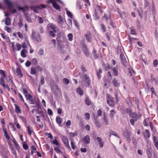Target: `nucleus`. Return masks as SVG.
Segmentation results:
<instances>
[{"label": "nucleus", "instance_id": "5", "mask_svg": "<svg viewBox=\"0 0 158 158\" xmlns=\"http://www.w3.org/2000/svg\"><path fill=\"white\" fill-rule=\"evenodd\" d=\"M62 140L65 146L69 150L71 149L70 147L69 144V142L67 137L65 136H63L61 139Z\"/></svg>", "mask_w": 158, "mask_h": 158}, {"label": "nucleus", "instance_id": "60", "mask_svg": "<svg viewBox=\"0 0 158 158\" xmlns=\"http://www.w3.org/2000/svg\"><path fill=\"white\" fill-rule=\"evenodd\" d=\"M36 69L38 71L41 72L43 70L42 69L38 64L36 65Z\"/></svg>", "mask_w": 158, "mask_h": 158}, {"label": "nucleus", "instance_id": "39", "mask_svg": "<svg viewBox=\"0 0 158 158\" xmlns=\"http://www.w3.org/2000/svg\"><path fill=\"white\" fill-rule=\"evenodd\" d=\"M103 119L105 122L106 125H108L109 124L108 120L107 117L106 116L105 113H104L103 115Z\"/></svg>", "mask_w": 158, "mask_h": 158}, {"label": "nucleus", "instance_id": "48", "mask_svg": "<svg viewBox=\"0 0 158 158\" xmlns=\"http://www.w3.org/2000/svg\"><path fill=\"white\" fill-rule=\"evenodd\" d=\"M52 143L56 146H60V145L56 139H54L52 142Z\"/></svg>", "mask_w": 158, "mask_h": 158}, {"label": "nucleus", "instance_id": "53", "mask_svg": "<svg viewBox=\"0 0 158 158\" xmlns=\"http://www.w3.org/2000/svg\"><path fill=\"white\" fill-rule=\"evenodd\" d=\"M5 30L7 31L9 33H10L12 32V30L9 27H5Z\"/></svg>", "mask_w": 158, "mask_h": 158}, {"label": "nucleus", "instance_id": "14", "mask_svg": "<svg viewBox=\"0 0 158 158\" xmlns=\"http://www.w3.org/2000/svg\"><path fill=\"white\" fill-rule=\"evenodd\" d=\"M97 139L99 142L100 147L101 148H102L104 144V143L102 140V138L101 137H97Z\"/></svg>", "mask_w": 158, "mask_h": 158}, {"label": "nucleus", "instance_id": "31", "mask_svg": "<svg viewBox=\"0 0 158 158\" xmlns=\"http://www.w3.org/2000/svg\"><path fill=\"white\" fill-rule=\"evenodd\" d=\"M94 118L95 120L94 123L96 127L98 128L101 127V125L100 123V122H99V121L98 120H97L96 118Z\"/></svg>", "mask_w": 158, "mask_h": 158}, {"label": "nucleus", "instance_id": "19", "mask_svg": "<svg viewBox=\"0 0 158 158\" xmlns=\"http://www.w3.org/2000/svg\"><path fill=\"white\" fill-rule=\"evenodd\" d=\"M153 140L155 147L158 150V140L157 138L154 136L153 137Z\"/></svg>", "mask_w": 158, "mask_h": 158}, {"label": "nucleus", "instance_id": "54", "mask_svg": "<svg viewBox=\"0 0 158 158\" xmlns=\"http://www.w3.org/2000/svg\"><path fill=\"white\" fill-rule=\"evenodd\" d=\"M101 29L102 31L103 32H106V28L104 25L103 24H102L101 25Z\"/></svg>", "mask_w": 158, "mask_h": 158}, {"label": "nucleus", "instance_id": "25", "mask_svg": "<svg viewBox=\"0 0 158 158\" xmlns=\"http://www.w3.org/2000/svg\"><path fill=\"white\" fill-rule=\"evenodd\" d=\"M48 26H49L50 28L53 30L55 33L56 32V27L54 24L52 23H49L48 25Z\"/></svg>", "mask_w": 158, "mask_h": 158}, {"label": "nucleus", "instance_id": "50", "mask_svg": "<svg viewBox=\"0 0 158 158\" xmlns=\"http://www.w3.org/2000/svg\"><path fill=\"white\" fill-rule=\"evenodd\" d=\"M55 150L58 153H61V151L60 149L58 147H55L54 148Z\"/></svg>", "mask_w": 158, "mask_h": 158}, {"label": "nucleus", "instance_id": "33", "mask_svg": "<svg viewBox=\"0 0 158 158\" xmlns=\"http://www.w3.org/2000/svg\"><path fill=\"white\" fill-rule=\"evenodd\" d=\"M65 10L68 16L70 19H72L73 17V14L72 13L69 11L67 8H65Z\"/></svg>", "mask_w": 158, "mask_h": 158}, {"label": "nucleus", "instance_id": "57", "mask_svg": "<svg viewBox=\"0 0 158 158\" xmlns=\"http://www.w3.org/2000/svg\"><path fill=\"white\" fill-rule=\"evenodd\" d=\"M85 119H89L90 118V114L88 113H86L85 114Z\"/></svg>", "mask_w": 158, "mask_h": 158}, {"label": "nucleus", "instance_id": "63", "mask_svg": "<svg viewBox=\"0 0 158 158\" xmlns=\"http://www.w3.org/2000/svg\"><path fill=\"white\" fill-rule=\"evenodd\" d=\"M40 83L42 85H44V78L43 76L41 77Z\"/></svg>", "mask_w": 158, "mask_h": 158}, {"label": "nucleus", "instance_id": "9", "mask_svg": "<svg viewBox=\"0 0 158 158\" xmlns=\"http://www.w3.org/2000/svg\"><path fill=\"white\" fill-rule=\"evenodd\" d=\"M83 51L85 56L88 57L89 56V52L87 46L85 44L82 45Z\"/></svg>", "mask_w": 158, "mask_h": 158}, {"label": "nucleus", "instance_id": "61", "mask_svg": "<svg viewBox=\"0 0 158 158\" xmlns=\"http://www.w3.org/2000/svg\"><path fill=\"white\" fill-rule=\"evenodd\" d=\"M158 64V61L157 60H155L153 61V64L154 67H156Z\"/></svg>", "mask_w": 158, "mask_h": 158}, {"label": "nucleus", "instance_id": "1", "mask_svg": "<svg viewBox=\"0 0 158 158\" xmlns=\"http://www.w3.org/2000/svg\"><path fill=\"white\" fill-rule=\"evenodd\" d=\"M4 2L8 9L10 10L12 13H14L17 12L16 10L13 8V4L10 0H5Z\"/></svg>", "mask_w": 158, "mask_h": 158}, {"label": "nucleus", "instance_id": "22", "mask_svg": "<svg viewBox=\"0 0 158 158\" xmlns=\"http://www.w3.org/2000/svg\"><path fill=\"white\" fill-rule=\"evenodd\" d=\"M112 72L114 76H117L118 74V68L117 67H114L112 69Z\"/></svg>", "mask_w": 158, "mask_h": 158}, {"label": "nucleus", "instance_id": "3", "mask_svg": "<svg viewBox=\"0 0 158 158\" xmlns=\"http://www.w3.org/2000/svg\"><path fill=\"white\" fill-rule=\"evenodd\" d=\"M1 123L3 124L2 127L3 131L4 133V136L6 139L9 141L10 140V138L8 134V133L7 132L6 129L5 128L4 124H5L4 119L2 118L1 120Z\"/></svg>", "mask_w": 158, "mask_h": 158}, {"label": "nucleus", "instance_id": "41", "mask_svg": "<svg viewBox=\"0 0 158 158\" xmlns=\"http://www.w3.org/2000/svg\"><path fill=\"white\" fill-rule=\"evenodd\" d=\"M138 119L131 118L130 119V122L132 126L134 125V123L137 121Z\"/></svg>", "mask_w": 158, "mask_h": 158}, {"label": "nucleus", "instance_id": "27", "mask_svg": "<svg viewBox=\"0 0 158 158\" xmlns=\"http://www.w3.org/2000/svg\"><path fill=\"white\" fill-rule=\"evenodd\" d=\"M12 141L14 143L16 149L18 150H19L20 148V146L14 138L12 140Z\"/></svg>", "mask_w": 158, "mask_h": 158}, {"label": "nucleus", "instance_id": "24", "mask_svg": "<svg viewBox=\"0 0 158 158\" xmlns=\"http://www.w3.org/2000/svg\"><path fill=\"white\" fill-rule=\"evenodd\" d=\"M111 18L110 15H108L106 13H105L103 16L102 17V19L103 20H105L107 21L108 19H110Z\"/></svg>", "mask_w": 158, "mask_h": 158}, {"label": "nucleus", "instance_id": "26", "mask_svg": "<svg viewBox=\"0 0 158 158\" xmlns=\"http://www.w3.org/2000/svg\"><path fill=\"white\" fill-rule=\"evenodd\" d=\"M14 106L15 107V111L17 113H21V110L19 106L17 104H15Z\"/></svg>", "mask_w": 158, "mask_h": 158}, {"label": "nucleus", "instance_id": "43", "mask_svg": "<svg viewBox=\"0 0 158 158\" xmlns=\"http://www.w3.org/2000/svg\"><path fill=\"white\" fill-rule=\"evenodd\" d=\"M25 50L23 49L21 52V56L23 58L26 57V55L25 52Z\"/></svg>", "mask_w": 158, "mask_h": 158}, {"label": "nucleus", "instance_id": "12", "mask_svg": "<svg viewBox=\"0 0 158 158\" xmlns=\"http://www.w3.org/2000/svg\"><path fill=\"white\" fill-rule=\"evenodd\" d=\"M112 83L115 87H119L120 86V84L118 82V80L115 78H113L112 81Z\"/></svg>", "mask_w": 158, "mask_h": 158}, {"label": "nucleus", "instance_id": "8", "mask_svg": "<svg viewBox=\"0 0 158 158\" xmlns=\"http://www.w3.org/2000/svg\"><path fill=\"white\" fill-rule=\"evenodd\" d=\"M11 47L14 52L20 50L21 48V45L18 43L16 44V47H15L14 42H12L11 43Z\"/></svg>", "mask_w": 158, "mask_h": 158}, {"label": "nucleus", "instance_id": "6", "mask_svg": "<svg viewBox=\"0 0 158 158\" xmlns=\"http://www.w3.org/2000/svg\"><path fill=\"white\" fill-rule=\"evenodd\" d=\"M35 32L34 30L32 31L31 37L33 39L35 40L38 42H41L42 40L39 34H38L37 36H35Z\"/></svg>", "mask_w": 158, "mask_h": 158}, {"label": "nucleus", "instance_id": "18", "mask_svg": "<svg viewBox=\"0 0 158 158\" xmlns=\"http://www.w3.org/2000/svg\"><path fill=\"white\" fill-rule=\"evenodd\" d=\"M125 101L126 103L129 106L131 107L132 106V102L129 97H127L125 99Z\"/></svg>", "mask_w": 158, "mask_h": 158}, {"label": "nucleus", "instance_id": "4", "mask_svg": "<svg viewBox=\"0 0 158 158\" xmlns=\"http://www.w3.org/2000/svg\"><path fill=\"white\" fill-rule=\"evenodd\" d=\"M106 97H107V102L109 105L110 106H114V103L113 98L109 94H106Z\"/></svg>", "mask_w": 158, "mask_h": 158}, {"label": "nucleus", "instance_id": "52", "mask_svg": "<svg viewBox=\"0 0 158 158\" xmlns=\"http://www.w3.org/2000/svg\"><path fill=\"white\" fill-rule=\"evenodd\" d=\"M54 32H55L53 31H49V34L51 36H52L53 37H54L56 36V34L54 33Z\"/></svg>", "mask_w": 158, "mask_h": 158}, {"label": "nucleus", "instance_id": "15", "mask_svg": "<svg viewBox=\"0 0 158 158\" xmlns=\"http://www.w3.org/2000/svg\"><path fill=\"white\" fill-rule=\"evenodd\" d=\"M85 104L88 106H89L92 104V102L90 100L89 96H87L86 97L85 100Z\"/></svg>", "mask_w": 158, "mask_h": 158}, {"label": "nucleus", "instance_id": "28", "mask_svg": "<svg viewBox=\"0 0 158 158\" xmlns=\"http://www.w3.org/2000/svg\"><path fill=\"white\" fill-rule=\"evenodd\" d=\"M56 122L59 125L61 124L62 122V119L59 117H57L56 119Z\"/></svg>", "mask_w": 158, "mask_h": 158}, {"label": "nucleus", "instance_id": "42", "mask_svg": "<svg viewBox=\"0 0 158 158\" xmlns=\"http://www.w3.org/2000/svg\"><path fill=\"white\" fill-rule=\"evenodd\" d=\"M32 64L35 65L38 64V60L36 58H33L32 60Z\"/></svg>", "mask_w": 158, "mask_h": 158}, {"label": "nucleus", "instance_id": "10", "mask_svg": "<svg viewBox=\"0 0 158 158\" xmlns=\"http://www.w3.org/2000/svg\"><path fill=\"white\" fill-rule=\"evenodd\" d=\"M56 40L57 41V42L58 43V46L59 48V49L61 51V52L63 53L64 54L65 52V51L63 50V48L64 47V45H63L60 44V43H62V41L59 40L57 38L56 39Z\"/></svg>", "mask_w": 158, "mask_h": 158}, {"label": "nucleus", "instance_id": "36", "mask_svg": "<svg viewBox=\"0 0 158 158\" xmlns=\"http://www.w3.org/2000/svg\"><path fill=\"white\" fill-rule=\"evenodd\" d=\"M36 68L32 67L31 69V74L33 75H34L36 73Z\"/></svg>", "mask_w": 158, "mask_h": 158}, {"label": "nucleus", "instance_id": "21", "mask_svg": "<svg viewBox=\"0 0 158 158\" xmlns=\"http://www.w3.org/2000/svg\"><path fill=\"white\" fill-rule=\"evenodd\" d=\"M76 90L77 93L79 94L80 96H82L83 95V90L80 87H78L77 88Z\"/></svg>", "mask_w": 158, "mask_h": 158}, {"label": "nucleus", "instance_id": "38", "mask_svg": "<svg viewBox=\"0 0 158 158\" xmlns=\"http://www.w3.org/2000/svg\"><path fill=\"white\" fill-rule=\"evenodd\" d=\"M19 23H17V25H18V27L19 28H20L22 27H23V23L22 19L21 18H20L19 19Z\"/></svg>", "mask_w": 158, "mask_h": 158}, {"label": "nucleus", "instance_id": "64", "mask_svg": "<svg viewBox=\"0 0 158 158\" xmlns=\"http://www.w3.org/2000/svg\"><path fill=\"white\" fill-rule=\"evenodd\" d=\"M31 63L29 60L27 61L25 64L26 66L27 67L30 66L31 65Z\"/></svg>", "mask_w": 158, "mask_h": 158}, {"label": "nucleus", "instance_id": "45", "mask_svg": "<svg viewBox=\"0 0 158 158\" xmlns=\"http://www.w3.org/2000/svg\"><path fill=\"white\" fill-rule=\"evenodd\" d=\"M68 37L69 38V40L70 41H72L73 40V35L72 33H69L68 35Z\"/></svg>", "mask_w": 158, "mask_h": 158}, {"label": "nucleus", "instance_id": "17", "mask_svg": "<svg viewBox=\"0 0 158 158\" xmlns=\"http://www.w3.org/2000/svg\"><path fill=\"white\" fill-rule=\"evenodd\" d=\"M58 23L61 25L63 24V23L65 21V19H63L61 15H59L58 16Z\"/></svg>", "mask_w": 158, "mask_h": 158}, {"label": "nucleus", "instance_id": "46", "mask_svg": "<svg viewBox=\"0 0 158 158\" xmlns=\"http://www.w3.org/2000/svg\"><path fill=\"white\" fill-rule=\"evenodd\" d=\"M10 149L12 154L15 156H16V153L14 148L13 147H11L10 148Z\"/></svg>", "mask_w": 158, "mask_h": 158}, {"label": "nucleus", "instance_id": "51", "mask_svg": "<svg viewBox=\"0 0 158 158\" xmlns=\"http://www.w3.org/2000/svg\"><path fill=\"white\" fill-rule=\"evenodd\" d=\"M63 81L65 83L66 85H68L69 83V80L65 78H64L63 79Z\"/></svg>", "mask_w": 158, "mask_h": 158}, {"label": "nucleus", "instance_id": "29", "mask_svg": "<svg viewBox=\"0 0 158 158\" xmlns=\"http://www.w3.org/2000/svg\"><path fill=\"white\" fill-rule=\"evenodd\" d=\"M5 23L7 26H9L11 24V19L9 17H7L6 18Z\"/></svg>", "mask_w": 158, "mask_h": 158}, {"label": "nucleus", "instance_id": "59", "mask_svg": "<svg viewBox=\"0 0 158 158\" xmlns=\"http://www.w3.org/2000/svg\"><path fill=\"white\" fill-rule=\"evenodd\" d=\"M132 142L133 144L135 145H136L137 144V142L136 140V139L134 137H133L132 138Z\"/></svg>", "mask_w": 158, "mask_h": 158}, {"label": "nucleus", "instance_id": "56", "mask_svg": "<svg viewBox=\"0 0 158 158\" xmlns=\"http://www.w3.org/2000/svg\"><path fill=\"white\" fill-rule=\"evenodd\" d=\"M0 74L2 75V77H6V74L5 73L4 71L2 70H0Z\"/></svg>", "mask_w": 158, "mask_h": 158}, {"label": "nucleus", "instance_id": "47", "mask_svg": "<svg viewBox=\"0 0 158 158\" xmlns=\"http://www.w3.org/2000/svg\"><path fill=\"white\" fill-rule=\"evenodd\" d=\"M71 145L72 148L73 149H75L76 147L75 146V144L74 143V140L73 139L71 140Z\"/></svg>", "mask_w": 158, "mask_h": 158}, {"label": "nucleus", "instance_id": "23", "mask_svg": "<svg viewBox=\"0 0 158 158\" xmlns=\"http://www.w3.org/2000/svg\"><path fill=\"white\" fill-rule=\"evenodd\" d=\"M87 40L89 42H91V36L90 32H88L85 35Z\"/></svg>", "mask_w": 158, "mask_h": 158}, {"label": "nucleus", "instance_id": "58", "mask_svg": "<svg viewBox=\"0 0 158 158\" xmlns=\"http://www.w3.org/2000/svg\"><path fill=\"white\" fill-rule=\"evenodd\" d=\"M46 135H47L48 137L50 139H52L53 138L52 135L51 133H48L46 134Z\"/></svg>", "mask_w": 158, "mask_h": 158}, {"label": "nucleus", "instance_id": "16", "mask_svg": "<svg viewBox=\"0 0 158 158\" xmlns=\"http://www.w3.org/2000/svg\"><path fill=\"white\" fill-rule=\"evenodd\" d=\"M151 151L152 149L151 147L147 148L146 152L148 158H151L152 156Z\"/></svg>", "mask_w": 158, "mask_h": 158}, {"label": "nucleus", "instance_id": "34", "mask_svg": "<svg viewBox=\"0 0 158 158\" xmlns=\"http://www.w3.org/2000/svg\"><path fill=\"white\" fill-rule=\"evenodd\" d=\"M52 6L56 10H59V11H60V6H59L58 4L56 2L53 3V4L52 5Z\"/></svg>", "mask_w": 158, "mask_h": 158}, {"label": "nucleus", "instance_id": "37", "mask_svg": "<svg viewBox=\"0 0 158 158\" xmlns=\"http://www.w3.org/2000/svg\"><path fill=\"white\" fill-rule=\"evenodd\" d=\"M27 131L28 134L31 135L32 133L33 130L32 128H30L29 126H28L27 127Z\"/></svg>", "mask_w": 158, "mask_h": 158}, {"label": "nucleus", "instance_id": "35", "mask_svg": "<svg viewBox=\"0 0 158 158\" xmlns=\"http://www.w3.org/2000/svg\"><path fill=\"white\" fill-rule=\"evenodd\" d=\"M104 85L105 86L108 87L109 86L110 82L108 79H106L104 81Z\"/></svg>", "mask_w": 158, "mask_h": 158}, {"label": "nucleus", "instance_id": "13", "mask_svg": "<svg viewBox=\"0 0 158 158\" xmlns=\"http://www.w3.org/2000/svg\"><path fill=\"white\" fill-rule=\"evenodd\" d=\"M144 138L147 140L150 136V134L149 133V131L148 130L146 129L145 131V132L143 134Z\"/></svg>", "mask_w": 158, "mask_h": 158}, {"label": "nucleus", "instance_id": "2", "mask_svg": "<svg viewBox=\"0 0 158 158\" xmlns=\"http://www.w3.org/2000/svg\"><path fill=\"white\" fill-rule=\"evenodd\" d=\"M82 80L86 83V86L89 87L91 82L89 76L86 74H85L83 76Z\"/></svg>", "mask_w": 158, "mask_h": 158}, {"label": "nucleus", "instance_id": "32", "mask_svg": "<svg viewBox=\"0 0 158 158\" xmlns=\"http://www.w3.org/2000/svg\"><path fill=\"white\" fill-rule=\"evenodd\" d=\"M110 116L111 118H113L114 116V114H116V112L114 110H112L110 111Z\"/></svg>", "mask_w": 158, "mask_h": 158}, {"label": "nucleus", "instance_id": "7", "mask_svg": "<svg viewBox=\"0 0 158 158\" xmlns=\"http://www.w3.org/2000/svg\"><path fill=\"white\" fill-rule=\"evenodd\" d=\"M123 135L124 137L126 138V140L130 143L131 141L130 135L127 130L123 131Z\"/></svg>", "mask_w": 158, "mask_h": 158}, {"label": "nucleus", "instance_id": "20", "mask_svg": "<svg viewBox=\"0 0 158 158\" xmlns=\"http://www.w3.org/2000/svg\"><path fill=\"white\" fill-rule=\"evenodd\" d=\"M16 73L17 74V75L19 76L20 77H22L23 75L21 71L20 68L18 67L16 69Z\"/></svg>", "mask_w": 158, "mask_h": 158}, {"label": "nucleus", "instance_id": "11", "mask_svg": "<svg viewBox=\"0 0 158 158\" xmlns=\"http://www.w3.org/2000/svg\"><path fill=\"white\" fill-rule=\"evenodd\" d=\"M83 142L85 144H89L90 143V139L89 136L87 135L82 139Z\"/></svg>", "mask_w": 158, "mask_h": 158}, {"label": "nucleus", "instance_id": "40", "mask_svg": "<svg viewBox=\"0 0 158 158\" xmlns=\"http://www.w3.org/2000/svg\"><path fill=\"white\" fill-rule=\"evenodd\" d=\"M5 77H1L0 78V84L2 86H5V81H4V79Z\"/></svg>", "mask_w": 158, "mask_h": 158}, {"label": "nucleus", "instance_id": "49", "mask_svg": "<svg viewBox=\"0 0 158 158\" xmlns=\"http://www.w3.org/2000/svg\"><path fill=\"white\" fill-rule=\"evenodd\" d=\"M23 93L25 95V97H27V95L29 94V93L28 92L27 89L26 88H23Z\"/></svg>", "mask_w": 158, "mask_h": 158}, {"label": "nucleus", "instance_id": "55", "mask_svg": "<svg viewBox=\"0 0 158 158\" xmlns=\"http://www.w3.org/2000/svg\"><path fill=\"white\" fill-rule=\"evenodd\" d=\"M144 1L145 3L144 5V8L145 9L148 7L149 2L148 0H144Z\"/></svg>", "mask_w": 158, "mask_h": 158}, {"label": "nucleus", "instance_id": "62", "mask_svg": "<svg viewBox=\"0 0 158 158\" xmlns=\"http://www.w3.org/2000/svg\"><path fill=\"white\" fill-rule=\"evenodd\" d=\"M154 35L156 37V39L157 40H158V33H157L156 29L155 31Z\"/></svg>", "mask_w": 158, "mask_h": 158}, {"label": "nucleus", "instance_id": "30", "mask_svg": "<svg viewBox=\"0 0 158 158\" xmlns=\"http://www.w3.org/2000/svg\"><path fill=\"white\" fill-rule=\"evenodd\" d=\"M130 116L133 118L135 119H138L137 118V113L136 112H134L133 113H131L130 114Z\"/></svg>", "mask_w": 158, "mask_h": 158}, {"label": "nucleus", "instance_id": "44", "mask_svg": "<svg viewBox=\"0 0 158 158\" xmlns=\"http://www.w3.org/2000/svg\"><path fill=\"white\" fill-rule=\"evenodd\" d=\"M74 24L75 26L77 28V29H79V26L78 22L76 19H74L73 20Z\"/></svg>", "mask_w": 158, "mask_h": 158}]
</instances>
